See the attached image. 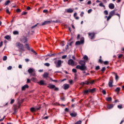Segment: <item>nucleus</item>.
<instances>
[{
  "instance_id": "de8ad7c7",
  "label": "nucleus",
  "mask_w": 124,
  "mask_h": 124,
  "mask_svg": "<svg viewBox=\"0 0 124 124\" xmlns=\"http://www.w3.org/2000/svg\"><path fill=\"white\" fill-rule=\"evenodd\" d=\"M45 65H46V66H50V63H45Z\"/></svg>"
},
{
  "instance_id": "473e14b6",
  "label": "nucleus",
  "mask_w": 124,
  "mask_h": 124,
  "mask_svg": "<svg viewBox=\"0 0 124 124\" xmlns=\"http://www.w3.org/2000/svg\"><path fill=\"white\" fill-rule=\"evenodd\" d=\"M31 80H32V82H36L37 79H36V78H32Z\"/></svg>"
},
{
  "instance_id": "9b49d317",
  "label": "nucleus",
  "mask_w": 124,
  "mask_h": 124,
  "mask_svg": "<svg viewBox=\"0 0 124 124\" xmlns=\"http://www.w3.org/2000/svg\"><path fill=\"white\" fill-rule=\"evenodd\" d=\"M108 86L110 88H112L113 87V80L110 79L108 82Z\"/></svg>"
},
{
  "instance_id": "052dcab7",
  "label": "nucleus",
  "mask_w": 124,
  "mask_h": 124,
  "mask_svg": "<svg viewBox=\"0 0 124 124\" xmlns=\"http://www.w3.org/2000/svg\"><path fill=\"white\" fill-rule=\"evenodd\" d=\"M61 43H62V46H64V42L63 41H62Z\"/></svg>"
},
{
  "instance_id": "2eb2a0df",
  "label": "nucleus",
  "mask_w": 124,
  "mask_h": 124,
  "mask_svg": "<svg viewBox=\"0 0 124 124\" xmlns=\"http://www.w3.org/2000/svg\"><path fill=\"white\" fill-rule=\"evenodd\" d=\"M47 87L49 88V89H55V88H56V86H55V85L50 84L47 86Z\"/></svg>"
},
{
  "instance_id": "338daca9",
  "label": "nucleus",
  "mask_w": 124,
  "mask_h": 124,
  "mask_svg": "<svg viewBox=\"0 0 124 124\" xmlns=\"http://www.w3.org/2000/svg\"><path fill=\"white\" fill-rule=\"evenodd\" d=\"M54 91H59V88L55 87Z\"/></svg>"
},
{
  "instance_id": "a878e982",
  "label": "nucleus",
  "mask_w": 124,
  "mask_h": 124,
  "mask_svg": "<svg viewBox=\"0 0 124 124\" xmlns=\"http://www.w3.org/2000/svg\"><path fill=\"white\" fill-rule=\"evenodd\" d=\"M13 34H14L15 35L19 34V31H13Z\"/></svg>"
},
{
  "instance_id": "9d476101",
  "label": "nucleus",
  "mask_w": 124,
  "mask_h": 124,
  "mask_svg": "<svg viewBox=\"0 0 124 124\" xmlns=\"http://www.w3.org/2000/svg\"><path fill=\"white\" fill-rule=\"evenodd\" d=\"M34 69H32L31 68H30L29 70H28V73H29V74H30V75H31V73H32V72H34Z\"/></svg>"
},
{
  "instance_id": "393cba45",
  "label": "nucleus",
  "mask_w": 124,
  "mask_h": 124,
  "mask_svg": "<svg viewBox=\"0 0 124 124\" xmlns=\"http://www.w3.org/2000/svg\"><path fill=\"white\" fill-rule=\"evenodd\" d=\"M107 101H112V97H109L106 98Z\"/></svg>"
},
{
  "instance_id": "412c9836",
  "label": "nucleus",
  "mask_w": 124,
  "mask_h": 124,
  "mask_svg": "<svg viewBox=\"0 0 124 124\" xmlns=\"http://www.w3.org/2000/svg\"><path fill=\"white\" fill-rule=\"evenodd\" d=\"M49 76V74L47 73H45L43 75L44 78H47Z\"/></svg>"
},
{
  "instance_id": "6e6d98bb",
  "label": "nucleus",
  "mask_w": 124,
  "mask_h": 124,
  "mask_svg": "<svg viewBox=\"0 0 124 124\" xmlns=\"http://www.w3.org/2000/svg\"><path fill=\"white\" fill-rule=\"evenodd\" d=\"M15 101V100L14 99H12L11 101V104H13L14 102Z\"/></svg>"
},
{
  "instance_id": "1a4fd4ad",
  "label": "nucleus",
  "mask_w": 124,
  "mask_h": 124,
  "mask_svg": "<svg viewBox=\"0 0 124 124\" xmlns=\"http://www.w3.org/2000/svg\"><path fill=\"white\" fill-rule=\"evenodd\" d=\"M29 88V85L28 84H25L24 86H22V91H26V89H28Z\"/></svg>"
},
{
  "instance_id": "c03bdc74",
  "label": "nucleus",
  "mask_w": 124,
  "mask_h": 124,
  "mask_svg": "<svg viewBox=\"0 0 124 124\" xmlns=\"http://www.w3.org/2000/svg\"><path fill=\"white\" fill-rule=\"evenodd\" d=\"M102 93L103 94H106V91L104 90H103Z\"/></svg>"
},
{
  "instance_id": "f257e3e1",
  "label": "nucleus",
  "mask_w": 124,
  "mask_h": 124,
  "mask_svg": "<svg viewBox=\"0 0 124 124\" xmlns=\"http://www.w3.org/2000/svg\"><path fill=\"white\" fill-rule=\"evenodd\" d=\"M78 63L80 65H78L76 66L77 69H80L82 71H84L87 69V67L86 66V62L84 61L81 60L78 62Z\"/></svg>"
},
{
  "instance_id": "f8f14e48",
  "label": "nucleus",
  "mask_w": 124,
  "mask_h": 124,
  "mask_svg": "<svg viewBox=\"0 0 124 124\" xmlns=\"http://www.w3.org/2000/svg\"><path fill=\"white\" fill-rule=\"evenodd\" d=\"M89 37L91 38V39H93L94 37V33H89Z\"/></svg>"
},
{
  "instance_id": "a19ab883",
  "label": "nucleus",
  "mask_w": 124,
  "mask_h": 124,
  "mask_svg": "<svg viewBox=\"0 0 124 124\" xmlns=\"http://www.w3.org/2000/svg\"><path fill=\"white\" fill-rule=\"evenodd\" d=\"M104 14H105V15H108V11L107 10H105L104 12Z\"/></svg>"
},
{
  "instance_id": "e433bc0d",
  "label": "nucleus",
  "mask_w": 124,
  "mask_h": 124,
  "mask_svg": "<svg viewBox=\"0 0 124 124\" xmlns=\"http://www.w3.org/2000/svg\"><path fill=\"white\" fill-rule=\"evenodd\" d=\"M72 71L74 72V73H76L77 72V70H76L75 68H73L72 69Z\"/></svg>"
},
{
  "instance_id": "3c124183",
  "label": "nucleus",
  "mask_w": 124,
  "mask_h": 124,
  "mask_svg": "<svg viewBox=\"0 0 124 124\" xmlns=\"http://www.w3.org/2000/svg\"><path fill=\"white\" fill-rule=\"evenodd\" d=\"M92 11H93V10L92 9H89L88 11V13L89 14H90V13H92Z\"/></svg>"
},
{
  "instance_id": "e2e57ef3",
  "label": "nucleus",
  "mask_w": 124,
  "mask_h": 124,
  "mask_svg": "<svg viewBox=\"0 0 124 124\" xmlns=\"http://www.w3.org/2000/svg\"><path fill=\"white\" fill-rule=\"evenodd\" d=\"M30 82H31V80L30 79L28 78L27 83H30Z\"/></svg>"
},
{
  "instance_id": "ea45409f",
  "label": "nucleus",
  "mask_w": 124,
  "mask_h": 124,
  "mask_svg": "<svg viewBox=\"0 0 124 124\" xmlns=\"http://www.w3.org/2000/svg\"><path fill=\"white\" fill-rule=\"evenodd\" d=\"M112 16L109 15L108 16L107 18V21H109V20H110V18H111Z\"/></svg>"
},
{
  "instance_id": "37998d69",
  "label": "nucleus",
  "mask_w": 124,
  "mask_h": 124,
  "mask_svg": "<svg viewBox=\"0 0 124 124\" xmlns=\"http://www.w3.org/2000/svg\"><path fill=\"white\" fill-rule=\"evenodd\" d=\"M118 108H119V109H122V108H123V106L122 105H118Z\"/></svg>"
},
{
  "instance_id": "f03ea898",
  "label": "nucleus",
  "mask_w": 124,
  "mask_h": 124,
  "mask_svg": "<svg viewBox=\"0 0 124 124\" xmlns=\"http://www.w3.org/2000/svg\"><path fill=\"white\" fill-rule=\"evenodd\" d=\"M16 47H17L18 49L21 50V51H25V48L24 47V45L21 44L20 42H17L16 44Z\"/></svg>"
},
{
  "instance_id": "b1692460",
  "label": "nucleus",
  "mask_w": 124,
  "mask_h": 124,
  "mask_svg": "<svg viewBox=\"0 0 124 124\" xmlns=\"http://www.w3.org/2000/svg\"><path fill=\"white\" fill-rule=\"evenodd\" d=\"M31 76H34V77H36V74L35 73V70H34V72H33L31 75Z\"/></svg>"
},
{
  "instance_id": "7c9ffc66",
  "label": "nucleus",
  "mask_w": 124,
  "mask_h": 124,
  "mask_svg": "<svg viewBox=\"0 0 124 124\" xmlns=\"http://www.w3.org/2000/svg\"><path fill=\"white\" fill-rule=\"evenodd\" d=\"M17 109H18V108H17V107H16L14 108V114H16L17 113Z\"/></svg>"
},
{
  "instance_id": "58836bf2",
  "label": "nucleus",
  "mask_w": 124,
  "mask_h": 124,
  "mask_svg": "<svg viewBox=\"0 0 124 124\" xmlns=\"http://www.w3.org/2000/svg\"><path fill=\"white\" fill-rule=\"evenodd\" d=\"M8 70H11L12 69V66H9V67H7Z\"/></svg>"
},
{
  "instance_id": "49530a36",
  "label": "nucleus",
  "mask_w": 124,
  "mask_h": 124,
  "mask_svg": "<svg viewBox=\"0 0 124 124\" xmlns=\"http://www.w3.org/2000/svg\"><path fill=\"white\" fill-rule=\"evenodd\" d=\"M100 67L99 66H97L95 67L96 70H98L99 69H100Z\"/></svg>"
},
{
  "instance_id": "13d9d810",
  "label": "nucleus",
  "mask_w": 124,
  "mask_h": 124,
  "mask_svg": "<svg viewBox=\"0 0 124 124\" xmlns=\"http://www.w3.org/2000/svg\"><path fill=\"white\" fill-rule=\"evenodd\" d=\"M80 15L81 17H83V16L84 15V12H81Z\"/></svg>"
},
{
  "instance_id": "5fc2aeb1",
  "label": "nucleus",
  "mask_w": 124,
  "mask_h": 124,
  "mask_svg": "<svg viewBox=\"0 0 124 124\" xmlns=\"http://www.w3.org/2000/svg\"><path fill=\"white\" fill-rule=\"evenodd\" d=\"M104 63L105 65H107V64H108V63H109V62L108 61H105Z\"/></svg>"
},
{
  "instance_id": "864d4df0",
  "label": "nucleus",
  "mask_w": 124,
  "mask_h": 124,
  "mask_svg": "<svg viewBox=\"0 0 124 124\" xmlns=\"http://www.w3.org/2000/svg\"><path fill=\"white\" fill-rule=\"evenodd\" d=\"M80 85L81 86H84V85H86V82H81V83H80Z\"/></svg>"
},
{
  "instance_id": "4d7b16f0",
  "label": "nucleus",
  "mask_w": 124,
  "mask_h": 124,
  "mask_svg": "<svg viewBox=\"0 0 124 124\" xmlns=\"http://www.w3.org/2000/svg\"><path fill=\"white\" fill-rule=\"evenodd\" d=\"M16 12H17V13H19V12H21V10L20 9H17Z\"/></svg>"
},
{
  "instance_id": "0e129e2a",
  "label": "nucleus",
  "mask_w": 124,
  "mask_h": 124,
  "mask_svg": "<svg viewBox=\"0 0 124 124\" xmlns=\"http://www.w3.org/2000/svg\"><path fill=\"white\" fill-rule=\"evenodd\" d=\"M123 57V54H120L119 55L118 58L119 59H121Z\"/></svg>"
},
{
  "instance_id": "c756f323",
  "label": "nucleus",
  "mask_w": 124,
  "mask_h": 124,
  "mask_svg": "<svg viewBox=\"0 0 124 124\" xmlns=\"http://www.w3.org/2000/svg\"><path fill=\"white\" fill-rule=\"evenodd\" d=\"M120 91H121V88L117 87L116 89H115V92H117V93H120Z\"/></svg>"
},
{
  "instance_id": "603ef678",
  "label": "nucleus",
  "mask_w": 124,
  "mask_h": 124,
  "mask_svg": "<svg viewBox=\"0 0 124 124\" xmlns=\"http://www.w3.org/2000/svg\"><path fill=\"white\" fill-rule=\"evenodd\" d=\"M28 12H23L22 14V15H27Z\"/></svg>"
},
{
  "instance_id": "69168bd1",
  "label": "nucleus",
  "mask_w": 124,
  "mask_h": 124,
  "mask_svg": "<svg viewBox=\"0 0 124 124\" xmlns=\"http://www.w3.org/2000/svg\"><path fill=\"white\" fill-rule=\"evenodd\" d=\"M85 83H86L85 84H86V85H89L90 84V82L88 81H86Z\"/></svg>"
},
{
  "instance_id": "cd10ccee",
  "label": "nucleus",
  "mask_w": 124,
  "mask_h": 124,
  "mask_svg": "<svg viewBox=\"0 0 124 124\" xmlns=\"http://www.w3.org/2000/svg\"><path fill=\"white\" fill-rule=\"evenodd\" d=\"M90 93V90H85L84 91V94H87V93Z\"/></svg>"
},
{
  "instance_id": "f704fd0d",
  "label": "nucleus",
  "mask_w": 124,
  "mask_h": 124,
  "mask_svg": "<svg viewBox=\"0 0 124 124\" xmlns=\"http://www.w3.org/2000/svg\"><path fill=\"white\" fill-rule=\"evenodd\" d=\"M99 6H101V7H105V6L103 4V3L101 2L99 4Z\"/></svg>"
},
{
  "instance_id": "8fccbe9b",
  "label": "nucleus",
  "mask_w": 124,
  "mask_h": 124,
  "mask_svg": "<svg viewBox=\"0 0 124 124\" xmlns=\"http://www.w3.org/2000/svg\"><path fill=\"white\" fill-rule=\"evenodd\" d=\"M106 70V68H105V67H104L102 68L101 69V71L103 72V71H105V70Z\"/></svg>"
},
{
  "instance_id": "a211bd4d",
  "label": "nucleus",
  "mask_w": 124,
  "mask_h": 124,
  "mask_svg": "<svg viewBox=\"0 0 124 124\" xmlns=\"http://www.w3.org/2000/svg\"><path fill=\"white\" fill-rule=\"evenodd\" d=\"M66 11L67 13H72V12H73V10L72 9H68Z\"/></svg>"
},
{
  "instance_id": "ddd939ff",
  "label": "nucleus",
  "mask_w": 124,
  "mask_h": 124,
  "mask_svg": "<svg viewBox=\"0 0 124 124\" xmlns=\"http://www.w3.org/2000/svg\"><path fill=\"white\" fill-rule=\"evenodd\" d=\"M112 74H114V75H115V80L116 81H118V80H119V76H118L117 73H116L115 72H112Z\"/></svg>"
},
{
  "instance_id": "39448f33",
  "label": "nucleus",
  "mask_w": 124,
  "mask_h": 124,
  "mask_svg": "<svg viewBox=\"0 0 124 124\" xmlns=\"http://www.w3.org/2000/svg\"><path fill=\"white\" fill-rule=\"evenodd\" d=\"M54 63L56 64V67L59 68L62 66V60H58L57 62H54Z\"/></svg>"
},
{
  "instance_id": "5701e85b",
  "label": "nucleus",
  "mask_w": 124,
  "mask_h": 124,
  "mask_svg": "<svg viewBox=\"0 0 124 124\" xmlns=\"http://www.w3.org/2000/svg\"><path fill=\"white\" fill-rule=\"evenodd\" d=\"M31 112H35L36 111V108H35L32 107L30 108Z\"/></svg>"
},
{
  "instance_id": "bf43d9fd",
  "label": "nucleus",
  "mask_w": 124,
  "mask_h": 124,
  "mask_svg": "<svg viewBox=\"0 0 124 124\" xmlns=\"http://www.w3.org/2000/svg\"><path fill=\"white\" fill-rule=\"evenodd\" d=\"M6 13H7L8 14H10V12H9V10L7 9L6 11Z\"/></svg>"
},
{
  "instance_id": "09e8293b",
  "label": "nucleus",
  "mask_w": 124,
  "mask_h": 124,
  "mask_svg": "<svg viewBox=\"0 0 124 124\" xmlns=\"http://www.w3.org/2000/svg\"><path fill=\"white\" fill-rule=\"evenodd\" d=\"M90 84H91L92 85H93V83H94V80H91L89 82Z\"/></svg>"
},
{
  "instance_id": "6ab92c4d",
  "label": "nucleus",
  "mask_w": 124,
  "mask_h": 124,
  "mask_svg": "<svg viewBox=\"0 0 124 124\" xmlns=\"http://www.w3.org/2000/svg\"><path fill=\"white\" fill-rule=\"evenodd\" d=\"M113 107H114V105L113 104H110L107 106V108H108V109H112Z\"/></svg>"
},
{
  "instance_id": "72a5a7b5",
  "label": "nucleus",
  "mask_w": 124,
  "mask_h": 124,
  "mask_svg": "<svg viewBox=\"0 0 124 124\" xmlns=\"http://www.w3.org/2000/svg\"><path fill=\"white\" fill-rule=\"evenodd\" d=\"M5 39H7V40L10 39L11 37H10V36L9 35H7L6 36H5Z\"/></svg>"
},
{
  "instance_id": "4c0bfd02",
  "label": "nucleus",
  "mask_w": 124,
  "mask_h": 124,
  "mask_svg": "<svg viewBox=\"0 0 124 124\" xmlns=\"http://www.w3.org/2000/svg\"><path fill=\"white\" fill-rule=\"evenodd\" d=\"M7 60V56H5L3 58V61H6Z\"/></svg>"
},
{
  "instance_id": "0eeeda50",
  "label": "nucleus",
  "mask_w": 124,
  "mask_h": 124,
  "mask_svg": "<svg viewBox=\"0 0 124 124\" xmlns=\"http://www.w3.org/2000/svg\"><path fill=\"white\" fill-rule=\"evenodd\" d=\"M27 40H28L27 38H26L25 37H23L21 39L20 41H21L22 43H26Z\"/></svg>"
},
{
  "instance_id": "7ed1b4c3",
  "label": "nucleus",
  "mask_w": 124,
  "mask_h": 124,
  "mask_svg": "<svg viewBox=\"0 0 124 124\" xmlns=\"http://www.w3.org/2000/svg\"><path fill=\"white\" fill-rule=\"evenodd\" d=\"M58 23V20L53 21V20H48L44 21L41 25V26H45V25H48V24H51L52 22Z\"/></svg>"
},
{
  "instance_id": "4be33fe9",
  "label": "nucleus",
  "mask_w": 124,
  "mask_h": 124,
  "mask_svg": "<svg viewBox=\"0 0 124 124\" xmlns=\"http://www.w3.org/2000/svg\"><path fill=\"white\" fill-rule=\"evenodd\" d=\"M95 92V88H93L92 89H89V93H94Z\"/></svg>"
},
{
  "instance_id": "6e6552de",
  "label": "nucleus",
  "mask_w": 124,
  "mask_h": 124,
  "mask_svg": "<svg viewBox=\"0 0 124 124\" xmlns=\"http://www.w3.org/2000/svg\"><path fill=\"white\" fill-rule=\"evenodd\" d=\"M108 7L110 9H114L115 8V5L113 3H109L108 5Z\"/></svg>"
},
{
  "instance_id": "2f4dec72",
  "label": "nucleus",
  "mask_w": 124,
  "mask_h": 124,
  "mask_svg": "<svg viewBox=\"0 0 124 124\" xmlns=\"http://www.w3.org/2000/svg\"><path fill=\"white\" fill-rule=\"evenodd\" d=\"M10 3V0H8L5 2V5H8Z\"/></svg>"
},
{
  "instance_id": "a18cd8bd",
  "label": "nucleus",
  "mask_w": 124,
  "mask_h": 124,
  "mask_svg": "<svg viewBox=\"0 0 124 124\" xmlns=\"http://www.w3.org/2000/svg\"><path fill=\"white\" fill-rule=\"evenodd\" d=\"M66 57H67V55H63L62 56V59L64 60V59H66Z\"/></svg>"
},
{
  "instance_id": "680f3d73",
  "label": "nucleus",
  "mask_w": 124,
  "mask_h": 124,
  "mask_svg": "<svg viewBox=\"0 0 124 124\" xmlns=\"http://www.w3.org/2000/svg\"><path fill=\"white\" fill-rule=\"evenodd\" d=\"M4 118H5V116H4L2 119H0V122H2L4 120Z\"/></svg>"
},
{
  "instance_id": "c9c22d12",
  "label": "nucleus",
  "mask_w": 124,
  "mask_h": 124,
  "mask_svg": "<svg viewBox=\"0 0 124 124\" xmlns=\"http://www.w3.org/2000/svg\"><path fill=\"white\" fill-rule=\"evenodd\" d=\"M31 52H32L33 53H34L35 55H37V53H36V52L34 51V50L32 49V48H31Z\"/></svg>"
},
{
  "instance_id": "c85d7f7f",
  "label": "nucleus",
  "mask_w": 124,
  "mask_h": 124,
  "mask_svg": "<svg viewBox=\"0 0 124 124\" xmlns=\"http://www.w3.org/2000/svg\"><path fill=\"white\" fill-rule=\"evenodd\" d=\"M83 59L84 60H85V61H88V60H89V57H88V56L87 55H85L83 57Z\"/></svg>"
},
{
  "instance_id": "79ce46f5",
  "label": "nucleus",
  "mask_w": 124,
  "mask_h": 124,
  "mask_svg": "<svg viewBox=\"0 0 124 124\" xmlns=\"http://www.w3.org/2000/svg\"><path fill=\"white\" fill-rule=\"evenodd\" d=\"M37 25H38V23H37L36 25H35L32 26V27H31V29H34V28H35L37 26Z\"/></svg>"
},
{
  "instance_id": "423d86ee",
  "label": "nucleus",
  "mask_w": 124,
  "mask_h": 124,
  "mask_svg": "<svg viewBox=\"0 0 124 124\" xmlns=\"http://www.w3.org/2000/svg\"><path fill=\"white\" fill-rule=\"evenodd\" d=\"M81 44H84V40H81L80 41H78L76 42V45H81Z\"/></svg>"
},
{
  "instance_id": "aec40b11",
  "label": "nucleus",
  "mask_w": 124,
  "mask_h": 124,
  "mask_svg": "<svg viewBox=\"0 0 124 124\" xmlns=\"http://www.w3.org/2000/svg\"><path fill=\"white\" fill-rule=\"evenodd\" d=\"M70 116H71V117H76V116H77V113L76 112H73L70 113Z\"/></svg>"
},
{
  "instance_id": "20e7f679",
  "label": "nucleus",
  "mask_w": 124,
  "mask_h": 124,
  "mask_svg": "<svg viewBox=\"0 0 124 124\" xmlns=\"http://www.w3.org/2000/svg\"><path fill=\"white\" fill-rule=\"evenodd\" d=\"M68 64L69 65H71L72 66H74L75 65L77 64V63L73 61L72 59H69L68 61Z\"/></svg>"
},
{
  "instance_id": "dca6fc26",
  "label": "nucleus",
  "mask_w": 124,
  "mask_h": 124,
  "mask_svg": "<svg viewBox=\"0 0 124 124\" xmlns=\"http://www.w3.org/2000/svg\"><path fill=\"white\" fill-rule=\"evenodd\" d=\"M115 12H116L115 10L109 12V15H110L112 17V16H114V15H115Z\"/></svg>"
},
{
  "instance_id": "4468645a",
  "label": "nucleus",
  "mask_w": 124,
  "mask_h": 124,
  "mask_svg": "<svg viewBox=\"0 0 124 124\" xmlns=\"http://www.w3.org/2000/svg\"><path fill=\"white\" fill-rule=\"evenodd\" d=\"M63 89L64 90H67L68 89V88H69V85L67 84H64L63 85Z\"/></svg>"
},
{
  "instance_id": "bb28decb",
  "label": "nucleus",
  "mask_w": 124,
  "mask_h": 124,
  "mask_svg": "<svg viewBox=\"0 0 124 124\" xmlns=\"http://www.w3.org/2000/svg\"><path fill=\"white\" fill-rule=\"evenodd\" d=\"M25 45H26V48H27V49H28L29 51H30V50H31V47H30L29 44H26Z\"/></svg>"
},
{
  "instance_id": "774afa93",
  "label": "nucleus",
  "mask_w": 124,
  "mask_h": 124,
  "mask_svg": "<svg viewBox=\"0 0 124 124\" xmlns=\"http://www.w3.org/2000/svg\"><path fill=\"white\" fill-rule=\"evenodd\" d=\"M92 3V1L89 0L88 1L87 4H91Z\"/></svg>"
},
{
  "instance_id": "f3484780",
  "label": "nucleus",
  "mask_w": 124,
  "mask_h": 124,
  "mask_svg": "<svg viewBox=\"0 0 124 124\" xmlns=\"http://www.w3.org/2000/svg\"><path fill=\"white\" fill-rule=\"evenodd\" d=\"M39 85H41L42 86H44L46 85L45 84V82L44 81V80H40L39 82H38Z\"/></svg>"
}]
</instances>
